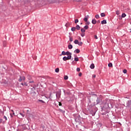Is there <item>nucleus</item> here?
<instances>
[{"label": "nucleus", "mask_w": 131, "mask_h": 131, "mask_svg": "<svg viewBox=\"0 0 131 131\" xmlns=\"http://www.w3.org/2000/svg\"><path fill=\"white\" fill-rule=\"evenodd\" d=\"M85 35V33H81V36L82 37H83V36H84Z\"/></svg>", "instance_id": "obj_30"}, {"label": "nucleus", "mask_w": 131, "mask_h": 131, "mask_svg": "<svg viewBox=\"0 0 131 131\" xmlns=\"http://www.w3.org/2000/svg\"><path fill=\"white\" fill-rule=\"evenodd\" d=\"M95 18H96V19H99V15L98 14H97L96 15H95Z\"/></svg>", "instance_id": "obj_25"}, {"label": "nucleus", "mask_w": 131, "mask_h": 131, "mask_svg": "<svg viewBox=\"0 0 131 131\" xmlns=\"http://www.w3.org/2000/svg\"><path fill=\"white\" fill-rule=\"evenodd\" d=\"M66 54V52H65V51H62V52H61V55H62L63 56H65Z\"/></svg>", "instance_id": "obj_18"}, {"label": "nucleus", "mask_w": 131, "mask_h": 131, "mask_svg": "<svg viewBox=\"0 0 131 131\" xmlns=\"http://www.w3.org/2000/svg\"><path fill=\"white\" fill-rule=\"evenodd\" d=\"M80 25H82V23H81Z\"/></svg>", "instance_id": "obj_50"}, {"label": "nucleus", "mask_w": 131, "mask_h": 131, "mask_svg": "<svg viewBox=\"0 0 131 131\" xmlns=\"http://www.w3.org/2000/svg\"><path fill=\"white\" fill-rule=\"evenodd\" d=\"M129 32L131 33V29H129Z\"/></svg>", "instance_id": "obj_44"}, {"label": "nucleus", "mask_w": 131, "mask_h": 131, "mask_svg": "<svg viewBox=\"0 0 131 131\" xmlns=\"http://www.w3.org/2000/svg\"><path fill=\"white\" fill-rule=\"evenodd\" d=\"M92 23L93 25H95L96 24V20L95 19H92Z\"/></svg>", "instance_id": "obj_9"}, {"label": "nucleus", "mask_w": 131, "mask_h": 131, "mask_svg": "<svg viewBox=\"0 0 131 131\" xmlns=\"http://www.w3.org/2000/svg\"><path fill=\"white\" fill-rule=\"evenodd\" d=\"M22 85L24 86V83H21V84Z\"/></svg>", "instance_id": "obj_42"}, {"label": "nucleus", "mask_w": 131, "mask_h": 131, "mask_svg": "<svg viewBox=\"0 0 131 131\" xmlns=\"http://www.w3.org/2000/svg\"><path fill=\"white\" fill-rule=\"evenodd\" d=\"M10 116H11V117H13L12 114H10Z\"/></svg>", "instance_id": "obj_43"}, {"label": "nucleus", "mask_w": 131, "mask_h": 131, "mask_svg": "<svg viewBox=\"0 0 131 131\" xmlns=\"http://www.w3.org/2000/svg\"><path fill=\"white\" fill-rule=\"evenodd\" d=\"M68 48H69V49L71 50L72 49H73V46H72V45H70L68 46Z\"/></svg>", "instance_id": "obj_10"}, {"label": "nucleus", "mask_w": 131, "mask_h": 131, "mask_svg": "<svg viewBox=\"0 0 131 131\" xmlns=\"http://www.w3.org/2000/svg\"><path fill=\"white\" fill-rule=\"evenodd\" d=\"M56 97H57V98H60V95L59 94L57 93V94H56Z\"/></svg>", "instance_id": "obj_23"}, {"label": "nucleus", "mask_w": 131, "mask_h": 131, "mask_svg": "<svg viewBox=\"0 0 131 131\" xmlns=\"http://www.w3.org/2000/svg\"><path fill=\"white\" fill-rule=\"evenodd\" d=\"M130 78H131V77H130Z\"/></svg>", "instance_id": "obj_51"}, {"label": "nucleus", "mask_w": 131, "mask_h": 131, "mask_svg": "<svg viewBox=\"0 0 131 131\" xmlns=\"http://www.w3.org/2000/svg\"><path fill=\"white\" fill-rule=\"evenodd\" d=\"M95 38L96 39H98V37H97L96 35L95 36Z\"/></svg>", "instance_id": "obj_41"}, {"label": "nucleus", "mask_w": 131, "mask_h": 131, "mask_svg": "<svg viewBox=\"0 0 131 131\" xmlns=\"http://www.w3.org/2000/svg\"><path fill=\"white\" fill-rule=\"evenodd\" d=\"M81 75H82V73H80L79 74V76L81 77Z\"/></svg>", "instance_id": "obj_39"}, {"label": "nucleus", "mask_w": 131, "mask_h": 131, "mask_svg": "<svg viewBox=\"0 0 131 131\" xmlns=\"http://www.w3.org/2000/svg\"><path fill=\"white\" fill-rule=\"evenodd\" d=\"M90 68L91 69H94L95 68V65L94 64V63L91 64Z\"/></svg>", "instance_id": "obj_7"}, {"label": "nucleus", "mask_w": 131, "mask_h": 131, "mask_svg": "<svg viewBox=\"0 0 131 131\" xmlns=\"http://www.w3.org/2000/svg\"><path fill=\"white\" fill-rule=\"evenodd\" d=\"M74 60L76 62H78L79 61V59H78V58L76 57V58H74Z\"/></svg>", "instance_id": "obj_19"}, {"label": "nucleus", "mask_w": 131, "mask_h": 131, "mask_svg": "<svg viewBox=\"0 0 131 131\" xmlns=\"http://www.w3.org/2000/svg\"><path fill=\"white\" fill-rule=\"evenodd\" d=\"M26 80V77L23 76V77H20V79H19L18 81L19 82H21V81H25Z\"/></svg>", "instance_id": "obj_3"}, {"label": "nucleus", "mask_w": 131, "mask_h": 131, "mask_svg": "<svg viewBox=\"0 0 131 131\" xmlns=\"http://www.w3.org/2000/svg\"><path fill=\"white\" fill-rule=\"evenodd\" d=\"M66 27H67V24H66Z\"/></svg>", "instance_id": "obj_47"}, {"label": "nucleus", "mask_w": 131, "mask_h": 131, "mask_svg": "<svg viewBox=\"0 0 131 131\" xmlns=\"http://www.w3.org/2000/svg\"><path fill=\"white\" fill-rule=\"evenodd\" d=\"M82 29H84L85 30H88V29H89V26H85V27Z\"/></svg>", "instance_id": "obj_15"}, {"label": "nucleus", "mask_w": 131, "mask_h": 131, "mask_svg": "<svg viewBox=\"0 0 131 131\" xmlns=\"http://www.w3.org/2000/svg\"><path fill=\"white\" fill-rule=\"evenodd\" d=\"M3 118H4V119H5L6 121L7 120V117L4 116V117H3Z\"/></svg>", "instance_id": "obj_33"}, {"label": "nucleus", "mask_w": 131, "mask_h": 131, "mask_svg": "<svg viewBox=\"0 0 131 131\" xmlns=\"http://www.w3.org/2000/svg\"><path fill=\"white\" fill-rule=\"evenodd\" d=\"M86 30V29H83V28H81V31L82 33H84V32H85V30Z\"/></svg>", "instance_id": "obj_12"}, {"label": "nucleus", "mask_w": 131, "mask_h": 131, "mask_svg": "<svg viewBox=\"0 0 131 131\" xmlns=\"http://www.w3.org/2000/svg\"><path fill=\"white\" fill-rule=\"evenodd\" d=\"M108 66L110 68H112L113 67V64L112 63L110 62V63L108 64Z\"/></svg>", "instance_id": "obj_13"}, {"label": "nucleus", "mask_w": 131, "mask_h": 131, "mask_svg": "<svg viewBox=\"0 0 131 131\" xmlns=\"http://www.w3.org/2000/svg\"><path fill=\"white\" fill-rule=\"evenodd\" d=\"M20 115L22 116V117H25V114H23L22 113H20Z\"/></svg>", "instance_id": "obj_32"}, {"label": "nucleus", "mask_w": 131, "mask_h": 131, "mask_svg": "<svg viewBox=\"0 0 131 131\" xmlns=\"http://www.w3.org/2000/svg\"><path fill=\"white\" fill-rule=\"evenodd\" d=\"M123 73H124V74L127 73V70H123Z\"/></svg>", "instance_id": "obj_29"}, {"label": "nucleus", "mask_w": 131, "mask_h": 131, "mask_svg": "<svg viewBox=\"0 0 131 131\" xmlns=\"http://www.w3.org/2000/svg\"><path fill=\"white\" fill-rule=\"evenodd\" d=\"M70 41H71V42L73 41V38L70 37Z\"/></svg>", "instance_id": "obj_36"}, {"label": "nucleus", "mask_w": 131, "mask_h": 131, "mask_svg": "<svg viewBox=\"0 0 131 131\" xmlns=\"http://www.w3.org/2000/svg\"><path fill=\"white\" fill-rule=\"evenodd\" d=\"M95 77H96V75H93L92 76V78H95Z\"/></svg>", "instance_id": "obj_37"}, {"label": "nucleus", "mask_w": 131, "mask_h": 131, "mask_svg": "<svg viewBox=\"0 0 131 131\" xmlns=\"http://www.w3.org/2000/svg\"><path fill=\"white\" fill-rule=\"evenodd\" d=\"M79 21L78 19H75V24H77L78 23Z\"/></svg>", "instance_id": "obj_27"}, {"label": "nucleus", "mask_w": 131, "mask_h": 131, "mask_svg": "<svg viewBox=\"0 0 131 131\" xmlns=\"http://www.w3.org/2000/svg\"><path fill=\"white\" fill-rule=\"evenodd\" d=\"M13 115H14V113H13Z\"/></svg>", "instance_id": "obj_49"}, {"label": "nucleus", "mask_w": 131, "mask_h": 131, "mask_svg": "<svg viewBox=\"0 0 131 131\" xmlns=\"http://www.w3.org/2000/svg\"><path fill=\"white\" fill-rule=\"evenodd\" d=\"M125 17H126L125 13H123V14H122V18H124Z\"/></svg>", "instance_id": "obj_21"}, {"label": "nucleus", "mask_w": 131, "mask_h": 131, "mask_svg": "<svg viewBox=\"0 0 131 131\" xmlns=\"http://www.w3.org/2000/svg\"><path fill=\"white\" fill-rule=\"evenodd\" d=\"M51 93L50 94V97H51Z\"/></svg>", "instance_id": "obj_48"}, {"label": "nucleus", "mask_w": 131, "mask_h": 131, "mask_svg": "<svg viewBox=\"0 0 131 131\" xmlns=\"http://www.w3.org/2000/svg\"><path fill=\"white\" fill-rule=\"evenodd\" d=\"M75 28H76V30H80V27L79 25H77V26H76V27Z\"/></svg>", "instance_id": "obj_11"}, {"label": "nucleus", "mask_w": 131, "mask_h": 131, "mask_svg": "<svg viewBox=\"0 0 131 131\" xmlns=\"http://www.w3.org/2000/svg\"><path fill=\"white\" fill-rule=\"evenodd\" d=\"M39 101L42 102V103H45V101H42V100H39Z\"/></svg>", "instance_id": "obj_35"}, {"label": "nucleus", "mask_w": 131, "mask_h": 131, "mask_svg": "<svg viewBox=\"0 0 131 131\" xmlns=\"http://www.w3.org/2000/svg\"><path fill=\"white\" fill-rule=\"evenodd\" d=\"M29 83H34V81H30L29 82Z\"/></svg>", "instance_id": "obj_34"}, {"label": "nucleus", "mask_w": 131, "mask_h": 131, "mask_svg": "<svg viewBox=\"0 0 131 131\" xmlns=\"http://www.w3.org/2000/svg\"><path fill=\"white\" fill-rule=\"evenodd\" d=\"M74 52L76 53V54H79L80 53V51L79 49H76V50H75Z\"/></svg>", "instance_id": "obj_6"}, {"label": "nucleus", "mask_w": 131, "mask_h": 131, "mask_svg": "<svg viewBox=\"0 0 131 131\" xmlns=\"http://www.w3.org/2000/svg\"><path fill=\"white\" fill-rule=\"evenodd\" d=\"M101 17H105V13H101Z\"/></svg>", "instance_id": "obj_22"}, {"label": "nucleus", "mask_w": 131, "mask_h": 131, "mask_svg": "<svg viewBox=\"0 0 131 131\" xmlns=\"http://www.w3.org/2000/svg\"><path fill=\"white\" fill-rule=\"evenodd\" d=\"M89 15H87L85 16L84 18H83V21L86 22V25H88L90 24V23L88 21V20H89Z\"/></svg>", "instance_id": "obj_1"}, {"label": "nucleus", "mask_w": 131, "mask_h": 131, "mask_svg": "<svg viewBox=\"0 0 131 131\" xmlns=\"http://www.w3.org/2000/svg\"><path fill=\"white\" fill-rule=\"evenodd\" d=\"M71 57H72V56L71 55L68 56V57L64 56L63 57V61H66L68 60H70L71 59Z\"/></svg>", "instance_id": "obj_2"}, {"label": "nucleus", "mask_w": 131, "mask_h": 131, "mask_svg": "<svg viewBox=\"0 0 131 131\" xmlns=\"http://www.w3.org/2000/svg\"><path fill=\"white\" fill-rule=\"evenodd\" d=\"M24 86H28V84H27V83H26V82H25V83H24Z\"/></svg>", "instance_id": "obj_31"}, {"label": "nucleus", "mask_w": 131, "mask_h": 131, "mask_svg": "<svg viewBox=\"0 0 131 131\" xmlns=\"http://www.w3.org/2000/svg\"><path fill=\"white\" fill-rule=\"evenodd\" d=\"M11 112L14 113V111H13L12 110H11Z\"/></svg>", "instance_id": "obj_46"}, {"label": "nucleus", "mask_w": 131, "mask_h": 131, "mask_svg": "<svg viewBox=\"0 0 131 131\" xmlns=\"http://www.w3.org/2000/svg\"><path fill=\"white\" fill-rule=\"evenodd\" d=\"M66 55L68 56H71L72 54L70 52L67 51L66 52Z\"/></svg>", "instance_id": "obj_8"}, {"label": "nucleus", "mask_w": 131, "mask_h": 131, "mask_svg": "<svg viewBox=\"0 0 131 131\" xmlns=\"http://www.w3.org/2000/svg\"><path fill=\"white\" fill-rule=\"evenodd\" d=\"M60 112H61L62 113H64L65 112H64L63 111H59Z\"/></svg>", "instance_id": "obj_40"}, {"label": "nucleus", "mask_w": 131, "mask_h": 131, "mask_svg": "<svg viewBox=\"0 0 131 131\" xmlns=\"http://www.w3.org/2000/svg\"><path fill=\"white\" fill-rule=\"evenodd\" d=\"M80 42H79L78 40H75L74 41V43L75 44H77L78 43H79Z\"/></svg>", "instance_id": "obj_17"}, {"label": "nucleus", "mask_w": 131, "mask_h": 131, "mask_svg": "<svg viewBox=\"0 0 131 131\" xmlns=\"http://www.w3.org/2000/svg\"><path fill=\"white\" fill-rule=\"evenodd\" d=\"M55 72H56V73H58V72H59V69H58V68L56 69H55Z\"/></svg>", "instance_id": "obj_20"}, {"label": "nucleus", "mask_w": 131, "mask_h": 131, "mask_svg": "<svg viewBox=\"0 0 131 131\" xmlns=\"http://www.w3.org/2000/svg\"><path fill=\"white\" fill-rule=\"evenodd\" d=\"M59 106H61V103H59Z\"/></svg>", "instance_id": "obj_45"}, {"label": "nucleus", "mask_w": 131, "mask_h": 131, "mask_svg": "<svg viewBox=\"0 0 131 131\" xmlns=\"http://www.w3.org/2000/svg\"><path fill=\"white\" fill-rule=\"evenodd\" d=\"M76 71H77L78 72L80 71V69L79 68H77V69H76Z\"/></svg>", "instance_id": "obj_28"}, {"label": "nucleus", "mask_w": 131, "mask_h": 131, "mask_svg": "<svg viewBox=\"0 0 131 131\" xmlns=\"http://www.w3.org/2000/svg\"><path fill=\"white\" fill-rule=\"evenodd\" d=\"M64 80H68V76H64Z\"/></svg>", "instance_id": "obj_24"}, {"label": "nucleus", "mask_w": 131, "mask_h": 131, "mask_svg": "<svg viewBox=\"0 0 131 131\" xmlns=\"http://www.w3.org/2000/svg\"><path fill=\"white\" fill-rule=\"evenodd\" d=\"M76 45H78V46H81L82 45H83V42H79L78 43H76Z\"/></svg>", "instance_id": "obj_14"}, {"label": "nucleus", "mask_w": 131, "mask_h": 131, "mask_svg": "<svg viewBox=\"0 0 131 131\" xmlns=\"http://www.w3.org/2000/svg\"><path fill=\"white\" fill-rule=\"evenodd\" d=\"M76 29H77L75 27H73L71 28L72 31H75Z\"/></svg>", "instance_id": "obj_16"}, {"label": "nucleus", "mask_w": 131, "mask_h": 131, "mask_svg": "<svg viewBox=\"0 0 131 131\" xmlns=\"http://www.w3.org/2000/svg\"><path fill=\"white\" fill-rule=\"evenodd\" d=\"M31 90H32V91H35V89L34 87H33V88H32L31 89Z\"/></svg>", "instance_id": "obj_38"}, {"label": "nucleus", "mask_w": 131, "mask_h": 131, "mask_svg": "<svg viewBox=\"0 0 131 131\" xmlns=\"http://www.w3.org/2000/svg\"><path fill=\"white\" fill-rule=\"evenodd\" d=\"M116 14H117V15H119L120 14V11L117 10L116 12Z\"/></svg>", "instance_id": "obj_26"}, {"label": "nucleus", "mask_w": 131, "mask_h": 131, "mask_svg": "<svg viewBox=\"0 0 131 131\" xmlns=\"http://www.w3.org/2000/svg\"><path fill=\"white\" fill-rule=\"evenodd\" d=\"M131 105V101L129 100L127 102V106H129Z\"/></svg>", "instance_id": "obj_5"}, {"label": "nucleus", "mask_w": 131, "mask_h": 131, "mask_svg": "<svg viewBox=\"0 0 131 131\" xmlns=\"http://www.w3.org/2000/svg\"><path fill=\"white\" fill-rule=\"evenodd\" d=\"M101 25L106 24V20L104 19L103 20L101 21Z\"/></svg>", "instance_id": "obj_4"}]
</instances>
